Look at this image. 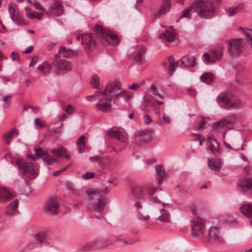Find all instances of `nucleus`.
<instances>
[{
	"instance_id": "obj_32",
	"label": "nucleus",
	"mask_w": 252,
	"mask_h": 252,
	"mask_svg": "<svg viewBox=\"0 0 252 252\" xmlns=\"http://www.w3.org/2000/svg\"><path fill=\"white\" fill-rule=\"evenodd\" d=\"M208 235L210 239L216 240L218 239L220 236V232L218 228L216 227L210 228Z\"/></svg>"
},
{
	"instance_id": "obj_14",
	"label": "nucleus",
	"mask_w": 252,
	"mask_h": 252,
	"mask_svg": "<svg viewBox=\"0 0 252 252\" xmlns=\"http://www.w3.org/2000/svg\"><path fill=\"white\" fill-rule=\"evenodd\" d=\"M210 54L205 53L202 56L203 61L206 63H213L215 60H220L223 55L221 50L211 51Z\"/></svg>"
},
{
	"instance_id": "obj_10",
	"label": "nucleus",
	"mask_w": 252,
	"mask_h": 252,
	"mask_svg": "<svg viewBox=\"0 0 252 252\" xmlns=\"http://www.w3.org/2000/svg\"><path fill=\"white\" fill-rule=\"evenodd\" d=\"M235 120L234 115L227 116L220 120L219 122L214 123L213 128L224 136L230 126L235 122Z\"/></svg>"
},
{
	"instance_id": "obj_5",
	"label": "nucleus",
	"mask_w": 252,
	"mask_h": 252,
	"mask_svg": "<svg viewBox=\"0 0 252 252\" xmlns=\"http://www.w3.org/2000/svg\"><path fill=\"white\" fill-rule=\"evenodd\" d=\"M94 32L98 40L104 45L107 46L110 44L117 45L119 43V40L115 33L104 29L100 25H96Z\"/></svg>"
},
{
	"instance_id": "obj_41",
	"label": "nucleus",
	"mask_w": 252,
	"mask_h": 252,
	"mask_svg": "<svg viewBox=\"0 0 252 252\" xmlns=\"http://www.w3.org/2000/svg\"><path fill=\"white\" fill-rule=\"evenodd\" d=\"M152 97L151 96H147L144 99V103H145V106L146 108H147L149 104H154L155 102H157L159 105H161L163 102L161 101H153L152 100Z\"/></svg>"
},
{
	"instance_id": "obj_28",
	"label": "nucleus",
	"mask_w": 252,
	"mask_h": 252,
	"mask_svg": "<svg viewBox=\"0 0 252 252\" xmlns=\"http://www.w3.org/2000/svg\"><path fill=\"white\" fill-rule=\"evenodd\" d=\"M171 7L170 0H164L160 8L159 9L158 14L161 15L169 11Z\"/></svg>"
},
{
	"instance_id": "obj_43",
	"label": "nucleus",
	"mask_w": 252,
	"mask_h": 252,
	"mask_svg": "<svg viewBox=\"0 0 252 252\" xmlns=\"http://www.w3.org/2000/svg\"><path fill=\"white\" fill-rule=\"evenodd\" d=\"M36 242L41 244L46 239V235L43 232H38L34 236Z\"/></svg>"
},
{
	"instance_id": "obj_16",
	"label": "nucleus",
	"mask_w": 252,
	"mask_h": 252,
	"mask_svg": "<svg viewBox=\"0 0 252 252\" xmlns=\"http://www.w3.org/2000/svg\"><path fill=\"white\" fill-rule=\"evenodd\" d=\"M8 9L11 18L13 21L17 24L22 22V19L19 14L18 7L14 3H9L8 6Z\"/></svg>"
},
{
	"instance_id": "obj_20",
	"label": "nucleus",
	"mask_w": 252,
	"mask_h": 252,
	"mask_svg": "<svg viewBox=\"0 0 252 252\" xmlns=\"http://www.w3.org/2000/svg\"><path fill=\"white\" fill-rule=\"evenodd\" d=\"M159 37L164 41L172 42L175 39V32L171 29L166 30L164 32L161 33Z\"/></svg>"
},
{
	"instance_id": "obj_3",
	"label": "nucleus",
	"mask_w": 252,
	"mask_h": 252,
	"mask_svg": "<svg viewBox=\"0 0 252 252\" xmlns=\"http://www.w3.org/2000/svg\"><path fill=\"white\" fill-rule=\"evenodd\" d=\"M195 58L194 56H185L176 62L172 56H169L162 63L164 69L171 76L175 72L178 65L181 67H193L195 65Z\"/></svg>"
},
{
	"instance_id": "obj_48",
	"label": "nucleus",
	"mask_w": 252,
	"mask_h": 252,
	"mask_svg": "<svg viewBox=\"0 0 252 252\" xmlns=\"http://www.w3.org/2000/svg\"><path fill=\"white\" fill-rule=\"evenodd\" d=\"M151 90L152 91L154 95H155L159 97H160V98L162 97V94H159L158 93V91L157 88L155 85H152L151 86Z\"/></svg>"
},
{
	"instance_id": "obj_6",
	"label": "nucleus",
	"mask_w": 252,
	"mask_h": 252,
	"mask_svg": "<svg viewBox=\"0 0 252 252\" xmlns=\"http://www.w3.org/2000/svg\"><path fill=\"white\" fill-rule=\"evenodd\" d=\"M190 211L195 216L191 221V235L197 238L205 233V226L203 220L198 216L200 214L198 208L193 206L190 207Z\"/></svg>"
},
{
	"instance_id": "obj_23",
	"label": "nucleus",
	"mask_w": 252,
	"mask_h": 252,
	"mask_svg": "<svg viewBox=\"0 0 252 252\" xmlns=\"http://www.w3.org/2000/svg\"><path fill=\"white\" fill-rule=\"evenodd\" d=\"M99 243V241L98 240L89 242L83 246L82 248L83 250L84 251H91L101 249V247L98 246Z\"/></svg>"
},
{
	"instance_id": "obj_36",
	"label": "nucleus",
	"mask_w": 252,
	"mask_h": 252,
	"mask_svg": "<svg viewBox=\"0 0 252 252\" xmlns=\"http://www.w3.org/2000/svg\"><path fill=\"white\" fill-rule=\"evenodd\" d=\"M146 49L144 48H142L138 51L133 58L134 62L135 63H141L143 61V55Z\"/></svg>"
},
{
	"instance_id": "obj_46",
	"label": "nucleus",
	"mask_w": 252,
	"mask_h": 252,
	"mask_svg": "<svg viewBox=\"0 0 252 252\" xmlns=\"http://www.w3.org/2000/svg\"><path fill=\"white\" fill-rule=\"evenodd\" d=\"M100 163L103 166H109L112 163V161L109 157H103L100 158Z\"/></svg>"
},
{
	"instance_id": "obj_34",
	"label": "nucleus",
	"mask_w": 252,
	"mask_h": 252,
	"mask_svg": "<svg viewBox=\"0 0 252 252\" xmlns=\"http://www.w3.org/2000/svg\"><path fill=\"white\" fill-rule=\"evenodd\" d=\"M200 80L207 84H210L214 81V76L210 72L206 73L201 76Z\"/></svg>"
},
{
	"instance_id": "obj_29",
	"label": "nucleus",
	"mask_w": 252,
	"mask_h": 252,
	"mask_svg": "<svg viewBox=\"0 0 252 252\" xmlns=\"http://www.w3.org/2000/svg\"><path fill=\"white\" fill-rule=\"evenodd\" d=\"M14 133H15L17 135H18V130L16 128L12 129L9 132L3 134L2 137L4 142L7 145H9L10 144L11 141L10 139L12 138L13 135Z\"/></svg>"
},
{
	"instance_id": "obj_26",
	"label": "nucleus",
	"mask_w": 252,
	"mask_h": 252,
	"mask_svg": "<svg viewBox=\"0 0 252 252\" xmlns=\"http://www.w3.org/2000/svg\"><path fill=\"white\" fill-rule=\"evenodd\" d=\"M240 210L242 213L248 218L252 217V205L246 204L242 206Z\"/></svg>"
},
{
	"instance_id": "obj_18",
	"label": "nucleus",
	"mask_w": 252,
	"mask_h": 252,
	"mask_svg": "<svg viewBox=\"0 0 252 252\" xmlns=\"http://www.w3.org/2000/svg\"><path fill=\"white\" fill-rule=\"evenodd\" d=\"M63 12V6L60 0H56L49 7L47 13L49 15L59 16Z\"/></svg>"
},
{
	"instance_id": "obj_1",
	"label": "nucleus",
	"mask_w": 252,
	"mask_h": 252,
	"mask_svg": "<svg viewBox=\"0 0 252 252\" xmlns=\"http://www.w3.org/2000/svg\"><path fill=\"white\" fill-rule=\"evenodd\" d=\"M119 96H123L126 99H129L131 96L130 93L124 91L121 87L119 82L109 84L103 92H98L93 95L88 96V101H93L94 98H99L98 102L96 104V107L103 112L110 111L111 109V102L112 98L117 99Z\"/></svg>"
},
{
	"instance_id": "obj_11",
	"label": "nucleus",
	"mask_w": 252,
	"mask_h": 252,
	"mask_svg": "<svg viewBox=\"0 0 252 252\" xmlns=\"http://www.w3.org/2000/svg\"><path fill=\"white\" fill-rule=\"evenodd\" d=\"M76 39L78 41L81 40V44L87 51H90L94 49L96 45V40L95 38L89 33H84L76 36Z\"/></svg>"
},
{
	"instance_id": "obj_19",
	"label": "nucleus",
	"mask_w": 252,
	"mask_h": 252,
	"mask_svg": "<svg viewBox=\"0 0 252 252\" xmlns=\"http://www.w3.org/2000/svg\"><path fill=\"white\" fill-rule=\"evenodd\" d=\"M19 201L14 199L7 207L6 214L8 216H13L18 213Z\"/></svg>"
},
{
	"instance_id": "obj_22",
	"label": "nucleus",
	"mask_w": 252,
	"mask_h": 252,
	"mask_svg": "<svg viewBox=\"0 0 252 252\" xmlns=\"http://www.w3.org/2000/svg\"><path fill=\"white\" fill-rule=\"evenodd\" d=\"M52 63H49L46 62H44L41 64L37 67V70L43 75H48L51 70Z\"/></svg>"
},
{
	"instance_id": "obj_37",
	"label": "nucleus",
	"mask_w": 252,
	"mask_h": 252,
	"mask_svg": "<svg viewBox=\"0 0 252 252\" xmlns=\"http://www.w3.org/2000/svg\"><path fill=\"white\" fill-rule=\"evenodd\" d=\"M59 54L63 57H68L72 56L73 54V51L66 47H62L59 50Z\"/></svg>"
},
{
	"instance_id": "obj_2",
	"label": "nucleus",
	"mask_w": 252,
	"mask_h": 252,
	"mask_svg": "<svg viewBox=\"0 0 252 252\" xmlns=\"http://www.w3.org/2000/svg\"><path fill=\"white\" fill-rule=\"evenodd\" d=\"M108 192L107 188L104 191L98 189H91L87 191L89 195V204L91 209L94 212H102L107 204V200L102 194Z\"/></svg>"
},
{
	"instance_id": "obj_52",
	"label": "nucleus",
	"mask_w": 252,
	"mask_h": 252,
	"mask_svg": "<svg viewBox=\"0 0 252 252\" xmlns=\"http://www.w3.org/2000/svg\"><path fill=\"white\" fill-rule=\"evenodd\" d=\"M100 158L97 156H94L90 158V161L92 162H100Z\"/></svg>"
},
{
	"instance_id": "obj_31",
	"label": "nucleus",
	"mask_w": 252,
	"mask_h": 252,
	"mask_svg": "<svg viewBox=\"0 0 252 252\" xmlns=\"http://www.w3.org/2000/svg\"><path fill=\"white\" fill-rule=\"evenodd\" d=\"M242 8L243 5H238L234 7L225 8V11L227 15L229 16H233L235 14V13L240 11Z\"/></svg>"
},
{
	"instance_id": "obj_40",
	"label": "nucleus",
	"mask_w": 252,
	"mask_h": 252,
	"mask_svg": "<svg viewBox=\"0 0 252 252\" xmlns=\"http://www.w3.org/2000/svg\"><path fill=\"white\" fill-rule=\"evenodd\" d=\"M44 156L45 157L43 158L42 160L45 164L50 165L56 161V158L48 155L47 152L46 154H44Z\"/></svg>"
},
{
	"instance_id": "obj_4",
	"label": "nucleus",
	"mask_w": 252,
	"mask_h": 252,
	"mask_svg": "<svg viewBox=\"0 0 252 252\" xmlns=\"http://www.w3.org/2000/svg\"><path fill=\"white\" fill-rule=\"evenodd\" d=\"M193 3L199 17L209 19L214 16L215 7L210 0H194Z\"/></svg>"
},
{
	"instance_id": "obj_12",
	"label": "nucleus",
	"mask_w": 252,
	"mask_h": 252,
	"mask_svg": "<svg viewBox=\"0 0 252 252\" xmlns=\"http://www.w3.org/2000/svg\"><path fill=\"white\" fill-rule=\"evenodd\" d=\"M243 44L240 39H234L230 41L228 44V52L232 56H238L243 52Z\"/></svg>"
},
{
	"instance_id": "obj_49",
	"label": "nucleus",
	"mask_w": 252,
	"mask_h": 252,
	"mask_svg": "<svg viewBox=\"0 0 252 252\" xmlns=\"http://www.w3.org/2000/svg\"><path fill=\"white\" fill-rule=\"evenodd\" d=\"M137 216H138V218L139 220H148L150 218V216L148 215H144L140 211L138 212Z\"/></svg>"
},
{
	"instance_id": "obj_7",
	"label": "nucleus",
	"mask_w": 252,
	"mask_h": 252,
	"mask_svg": "<svg viewBox=\"0 0 252 252\" xmlns=\"http://www.w3.org/2000/svg\"><path fill=\"white\" fill-rule=\"evenodd\" d=\"M219 104L224 109H237L242 106L240 100H234L233 95L228 92L220 93L217 98Z\"/></svg>"
},
{
	"instance_id": "obj_25",
	"label": "nucleus",
	"mask_w": 252,
	"mask_h": 252,
	"mask_svg": "<svg viewBox=\"0 0 252 252\" xmlns=\"http://www.w3.org/2000/svg\"><path fill=\"white\" fill-rule=\"evenodd\" d=\"M193 11L195 12V8L193 5V3L187 9L183 10L182 13L181 14L179 19L187 18L189 19L191 18L192 16V11Z\"/></svg>"
},
{
	"instance_id": "obj_60",
	"label": "nucleus",
	"mask_w": 252,
	"mask_h": 252,
	"mask_svg": "<svg viewBox=\"0 0 252 252\" xmlns=\"http://www.w3.org/2000/svg\"><path fill=\"white\" fill-rule=\"evenodd\" d=\"M33 47L32 46H30L28 47L25 51L23 52V53L28 54L30 53L32 50Z\"/></svg>"
},
{
	"instance_id": "obj_45",
	"label": "nucleus",
	"mask_w": 252,
	"mask_h": 252,
	"mask_svg": "<svg viewBox=\"0 0 252 252\" xmlns=\"http://www.w3.org/2000/svg\"><path fill=\"white\" fill-rule=\"evenodd\" d=\"M91 83L94 88H97L99 84V80L97 75H94L91 81Z\"/></svg>"
},
{
	"instance_id": "obj_44",
	"label": "nucleus",
	"mask_w": 252,
	"mask_h": 252,
	"mask_svg": "<svg viewBox=\"0 0 252 252\" xmlns=\"http://www.w3.org/2000/svg\"><path fill=\"white\" fill-rule=\"evenodd\" d=\"M156 172L159 177L158 180V183H159L162 179H163L164 175V171L162 170V167L160 165H156Z\"/></svg>"
},
{
	"instance_id": "obj_58",
	"label": "nucleus",
	"mask_w": 252,
	"mask_h": 252,
	"mask_svg": "<svg viewBox=\"0 0 252 252\" xmlns=\"http://www.w3.org/2000/svg\"><path fill=\"white\" fill-rule=\"evenodd\" d=\"M11 58L13 61L18 60L19 58V55L15 52H12L11 54Z\"/></svg>"
},
{
	"instance_id": "obj_62",
	"label": "nucleus",
	"mask_w": 252,
	"mask_h": 252,
	"mask_svg": "<svg viewBox=\"0 0 252 252\" xmlns=\"http://www.w3.org/2000/svg\"><path fill=\"white\" fill-rule=\"evenodd\" d=\"M206 123V122L202 120L201 121V122H200V123H199V126H198V128H201V129H203L204 128V127H203V125Z\"/></svg>"
},
{
	"instance_id": "obj_9",
	"label": "nucleus",
	"mask_w": 252,
	"mask_h": 252,
	"mask_svg": "<svg viewBox=\"0 0 252 252\" xmlns=\"http://www.w3.org/2000/svg\"><path fill=\"white\" fill-rule=\"evenodd\" d=\"M52 64L54 65L56 73L59 75L66 73L72 68L71 63L68 61L60 59L58 54L55 55V60Z\"/></svg>"
},
{
	"instance_id": "obj_35",
	"label": "nucleus",
	"mask_w": 252,
	"mask_h": 252,
	"mask_svg": "<svg viewBox=\"0 0 252 252\" xmlns=\"http://www.w3.org/2000/svg\"><path fill=\"white\" fill-rule=\"evenodd\" d=\"M34 150L35 152V154L29 156V158L32 159H35L36 157L40 158L43 157L44 154H46V152L43 151L41 147L35 148Z\"/></svg>"
},
{
	"instance_id": "obj_59",
	"label": "nucleus",
	"mask_w": 252,
	"mask_h": 252,
	"mask_svg": "<svg viewBox=\"0 0 252 252\" xmlns=\"http://www.w3.org/2000/svg\"><path fill=\"white\" fill-rule=\"evenodd\" d=\"M245 36L246 39L249 41L251 42V46H252V36L249 33H245Z\"/></svg>"
},
{
	"instance_id": "obj_54",
	"label": "nucleus",
	"mask_w": 252,
	"mask_h": 252,
	"mask_svg": "<svg viewBox=\"0 0 252 252\" xmlns=\"http://www.w3.org/2000/svg\"><path fill=\"white\" fill-rule=\"evenodd\" d=\"M34 123L37 126H38L40 128L44 126V124L43 123L39 122L38 118H36L34 120Z\"/></svg>"
},
{
	"instance_id": "obj_55",
	"label": "nucleus",
	"mask_w": 252,
	"mask_h": 252,
	"mask_svg": "<svg viewBox=\"0 0 252 252\" xmlns=\"http://www.w3.org/2000/svg\"><path fill=\"white\" fill-rule=\"evenodd\" d=\"M64 111L68 114H71L73 111V108L72 105H68L64 109Z\"/></svg>"
},
{
	"instance_id": "obj_8",
	"label": "nucleus",
	"mask_w": 252,
	"mask_h": 252,
	"mask_svg": "<svg viewBox=\"0 0 252 252\" xmlns=\"http://www.w3.org/2000/svg\"><path fill=\"white\" fill-rule=\"evenodd\" d=\"M16 164L22 174L30 180L35 179L39 171L38 166L31 162H25L23 160L16 161Z\"/></svg>"
},
{
	"instance_id": "obj_13",
	"label": "nucleus",
	"mask_w": 252,
	"mask_h": 252,
	"mask_svg": "<svg viewBox=\"0 0 252 252\" xmlns=\"http://www.w3.org/2000/svg\"><path fill=\"white\" fill-rule=\"evenodd\" d=\"M44 209L45 211L51 215H56L59 210V203L57 198L54 197H50L46 201Z\"/></svg>"
},
{
	"instance_id": "obj_39",
	"label": "nucleus",
	"mask_w": 252,
	"mask_h": 252,
	"mask_svg": "<svg viewBox=\"0 0 252 252\" xmlns=\"http://www.w3.org/2000/svg\"><path fill=\"white\" fill-rule=\"evenodd\" d=\"M208 164L210 168L214 171L219 170L220 168V165L215 160L209 159Z\"/></svg>"
},
{
	"instance_id": "obj_57",
	"label": "nucleus",
	"mask_w": 252,
	"mask_h": 252,
	"mask_svg": "<svg viewBox=\"0 0 252 252\" xmlns=\"http://www.w3.org/2000/svg\"><path fill=\"white\" fill-rule=\"evenodd\" d=\"M163 122L165 124H169L170 123V118L165 114H163L162 116Z\"/></svg>"
},
{
	"instance_id": "obj_38",
	"label": "nucleus",
	"mask_w": 252,
	"mask_h": 252,
	"mask_svg": "<svg viewBox=\"0 0 252 252\" xmlns=\"http://www.w3.org/2000/svg\"><path fill=\"white\" fill-rule=\"evenodd\" d=\"M161 213L158 220L162 222H169L170 219V214L164 209L161 211Z\"/></svg>"
},
{
	"instance_id": "obj_64",
	"label": "nucleus",
	"mask_w": 252,
	"mask_h": 252,
	"mask_svg": "<svg viewBox=\"0 0 252 252\" xmlns=\"http://www.w3.org/2000/svg\"><path fill=\"white\" fill-rule=\"evenodd\" d=\"M155 162V159L153 158L147 159L146 163L147 164H151Z\"/></svg>"
},
{
	"instance_id": "obj_30",
	"label": "nucleus",
	"mask_w": 252,
	"mask_h": 252,
	"mask_svg": "<svg viewBox=\"0 0 252 252\" xmlns=\"http://www.w3.org/2000/svg\"><path fill=\"white\" fill-rule=\"evenodd\" d=\"M143 188L141 187L136 186L131 189V193L134 197L140 199L143 195Z\"/></svg>"
},
{
	"instance_id": "obj_27",
	"label": "nucleus",
	"mask_w": 252,
	"mask_h": 252,
	"mask_svg": "<svg viewBox=\"0 0 252 252\" xmlns=\"http://www.w3.org/2000/svg\"><path fill=\"white\" fill-rule=\"evenodd\" d=\"M51 152L55 156L64 157L67 159L69 158V156L66 153V149L63 147H61L58 149H53L51 150Z\"/></svg>"
},
{
	"instance_id": "obj_50",
	"label": "nucleus",
	"mask_w": 252,
	"mask_h": 252,
	"mask_svg": "<svg viewBox=\"0 0 252 252\" xmlns=\"http://www.w3.org/2000/svg\"><path fill=\"white\" fill-rule=\"evenodd\" d=\"M141 85L137 84V83H133L132 84V85L128 87V89L132 90L133 91H137L138 90V89L141 87Z\"/></svg>"
},
{
	"instance_id": "obj_42",
	"label": "nucleus",
	"mask_w": 252,
	"mask_h": 252,
	"mask_svg": "<svg viewBox=\"0 0 252 252\" xmlns=\"http://www.w3.org/2000/svg\"><path fill=\"white\" fill-rule=\"evenodd\" d=\"M11 95H3L1 96L0 100L2 101L3 102V107L6 108L9 106L10 104V99H11Z\"/></svg>"
},
{
	"instance_id": "obj_51",
	"label": "nucleus",
	"mask_w": 252,
	"mask_h": 252,
	"mask_svg": "<svg viewBox=\"0 0 252 252\" xmlns=\"http://www.w3.org/2000/svg\"><path fill=\"white\" fill-rule=\"evenodd\" d=\"M143 121L145 124L147 125L151 123L152 120L149 115L146 114L143 117Z\"/></svg>"
},
{
	"instance_id": "obj_15",
	"label": "nucleus",
	"mask_w": 252,
	"mask_h": 252,
	"mask_svg": "<svg viewBox=\"0 0 252 252\" xmlns=\"http://www.w3.org/2000/svg\"><path fill=\"white\" fill-rule=\"evenodd\" d=\"M109 135L113 138H115L120 142H125L127 139L126 134L119 127H113L109 129Z\"/></svg>"
},
{
	"instance_id": "obj_17",
	"label": "nucleus",
	"mask_w": 252,
	"mask_h": 252,
	"mask_svg": "<svg viewBox=\"0 0 252 252\" xmlns=\"http://www.w3.org/2000/svg\"><path fill=\"white\" fill-rule=\"evenodd\" d=\"M237 186L239 191L246 192L252 188V178L246 177L240 179L237 182Z\"/></svg>"
},
{
	"instance_id": "obj_47",
	"label": "nucleus",
	"mask_w": 252,
	"mask_h": 252,
	"mask_svg": "<svg viewBox=\"0 0 252 252\" xmlns=\"http://www.w3.org/2000/svg\"><path fill=\"white\" fill-rule=\"evenodd\" d=\"M94 176V172H87L85 174L82 175V177L86 180L92 179Z\"/></svg>"
},
{
	"instance_id": "obj_21",
	"label": "nucleus",
	"mask_w": 252,
	"mask_h": 252,
	"mask_svg": "<svg viewBox=\"0 0 252 252\" xmlns=\"http://www.w3.org/2000/svg\"><path fill=\"white\" fill-rule=\"evenodd\" d=\"M14 197V195L6 188L0 189V202H5Z\"/></svg>"
},
{
	"instance_id": "obj_24",
	"label": "nucleus",
	"mask_w": 252,
	"mask_h": 252,
	"mask_svg": "<svg viewBox=\"0 0 252 252\" xmlns=\"http://www.w3.org/2000/svg\"><path fill=\"white\" fill-rule=\"evenodd\" d=\"M158 188L153 186H148L146 188L147 193L148 195V197L153 202L157 203L158 202V199L156 196H153L155 194V192L158 190Z\"/></svg>"
},
{
	"instance_id": "obj_33",
	"label": "nucleus",
	"mask_w": 252,
	"mask_h": 252,
	"mask_svg": "<svg viewBox=\"0 0 252 252\" xmlns=\"http://www.w3.org/2000/svg\"><path fill=\"white\" fill-rule=\"evenodd\" d=\"M86 139L84 135L80 136L77 140V144L78 145V152L82 153L85 151L86 148Z\"/></svg>"
},
{
	"instance_id": "obj_53",
	"label": "nucleus",
	"mask_w": 252,
	"mask_h": 252,
	"mask_svg": "<svg viewBox=\"0 0 252 252\" xmlns=\"http://www.w3.org/2000/svg\"><path fill=\"white\" fill-rule=\"evenodd\" d=\"M67 166H65V167H64L62 168H61L60 170L57 171H56L55 172H54L53 174H52V175L53 176H58L60 174H61V173L63 172L64 171H65L66 168H67Z\"/></svg>"
},
{
	"instance_id": "obj_61",
	"label": "nucleus",
	"mask_w": 252,
	"mask_h": 252,
	"mask_svg": "<svg viewBox=\"0 0 252 252\" xmlns=\"http://www.w3.org/2000/svg\"><path fill=\"white\" fill-rule=\"evenodd\" d=\"M134 242H135V241H134L133 240H131V239H129L127 241H126V240L124 241V243L126 245L132 244L134 243Z\"/></svg>"
},
{
	"instance_id": "obj_63",
	"label": "nucleus",
	"mask_w": 252,
	"mask_h": 252,
	"mask_svg": "<svg viewBox=\"0 0 252 252\" xmlns=\"http://www.w3.org/2000/svg\"><path fill=\"white\" fill-rule=\"evenodd\" d=\"M36 17V13L32 12L29 13V18L30 19H33Z\"/></svg>"
},
{
	"instance_id": "obj_56",
	"label": "nucleus",
	"mask_w": 252,
	"mask_h": 252,
	"mask_svg": "<svg viewBox=\"0 0 252 252\" xmlns=\"http://www.w3.org/2000/svg\"><path fill=\"white\" fill-rule=\"evenodd\" d=\"M38 58L36 57L32 58L31 61L29 66L30 67L34 66L37 62Z\"/></svg>"
}]
</instances>
